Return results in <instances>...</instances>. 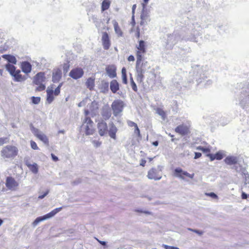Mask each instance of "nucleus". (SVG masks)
<instances>
[{"label": "nucleus", "mask_w": 249, "mask_h": 249, "mask_svg": "<svg viewBox=\"0 0 249 249\" xmlns=\"http://www.w3.org/2000/svg\"><path fill=\"white\" fill-rule=\"evenodd\" d=\"M62 209V207L57 208H56V209L53 210L51 212L49 213H48L46 214V215H45L43 216H39V217H37L35 219V220L33 222V225L34 226H36L40 222L53 216L57 213L60 212Z\"/></svg>", "instance_id": "7"}, {"label": "nucleus", "mask_w": 249, "mask_h": 249, "mask_svg": "<svg viewBox=\"0 0 249 249\" xmlns=\"http://www.w3.org/2000/svg\"><path fill=\"white\" fill-rule=\"evenodd\" d=\"M3 221L1 219H0V226L2 224Z\"/></svg>", "instance_id": "60"}, {"label": "nucleus", "mask_w": 249, "mask_h": 249, "mask_svg": "<svg viewBox=\"0 0 249 249\" xmlns=\"http://www.w3.org/2000/svg\"><path fill=\"white\" fill-rule=\"evenodd\" d=\"M146 161L144 159H142L140 160V165L142 167H144L145 166Z\"/></svg>", "instance_id": "46"}, {"label": "nucleus", "mask_w": 249, "mask_h": 249, "mask_svg": "<svg viewBox=\"0 0 249 249\" xmlns=\"http://www.w3.org/2000/svg\"><path fill=\"white\" fill-rule=\"evenodd\" d=\"M154 158H148L147 159L149 162H151L153 160Z\"/></svg>", "instance_id": "59"}, {"label": "nucleus", "mask_w": 249, "mask_h": 249, "mask_svg": "<svg viewBox=\"0 0 249 249\" xmlns=\"http://www.w3.org/2000/svg\"><path fill=\"white\" fill-rule=\"evenodd\" d=\"M127 60L129 62L134 61L135 60L134 56L132 55H130L128 57Z\"/></svg>", "instance_id": "49"}, {"label": "nucleus", "mask_w": 249, "mask_h": 249, "mask_svg": "<svg viewBox=\"0 0 249 249\" xmlns=\"http://www.w3.org/2000/svg\"><path fill=\"white\" fill-rule=\"evenodd\" d=\"M150 21V18L148 12L147 11L146 8H142L140 16V21L139 24L142 26V30H144V27L147 25L148 23Z\"/></svg>", "instance_id": "9"}, {"label": "nucleus", "mask_w": 249, "mask_h": 249, "mask_svg": "<svg viewBox=\"0 0 249 249\" xmlns=\"http://www.w3.org/2000/svg\"><path fill=\"white\" fill-rule=\"evenodd\" d=\"M92 143L95 147H98L101 145L102 142H101L94 140L92 142Z\"/></svg>", "instance_id": "42"}, {"label": "nucleus", "mask_w": 249, "mask_h": 249, "mask_svg": "<svg viewBox=\"0 0 249 249\" xmlns=\"http://www.w3.org/2000/svg\"><path fill=\"white\" fill-rule=\"evenodd\" d=\"M30 144H31V146L32 149H33L34 150H38V147L37 146V145L35 142H34L32 140L31 141Z\"/></svg>", "instance_id": "38"}, {"label": "nucleus", "mask_w": 249, "mask_h": 249, "mask_svg": "<svg viewBox=\"0 0 249 249\" xmlns=\"http://www.w3.org/2000/svg\"><path fill=\"white\" fill-rule=\"evenodd\" d=\"M241 197L242 199H246L248 198V195L245 193L243 192L242 193Z\"/></svg>", "instance_id": "54"}, {"label": "nucleus", "mask_w": 249, "mask_h": 249, "mask_svg": "<svg viewBox=\"0 0 249 249\" xmlns=\"http://www.w3.org/2000/svg\"><path fill=\"white\" fill-rule=\"evenodd\" d=\"M110 0H104L101 4V11L102 12L108 10L110 6Z\"/></svg>", "instance_id": "28"}, {"label": "nucleus", "mask_w": 249, "mask_h": 249, "mask_svg": "<svg viewBox=\"0 0 249 249\" xmlns=\"http://www.w3.org/2000/svg\"><path fill=\"white\" fill-rule=\"evenodd\" d=\"M149 0H143V2L142 4V8H143V9L146 8L147 4Z\"/></svg>", "instance_id": "47"}, {"label": "nucleus", "mask_w": 249, "mask_h": 249, "mask_svg": "<svg viewBox=\"0 0 249 249\" xmlns=\"http://www.w3.org/2000/svg\"><path fill=\"white\" fill-rule=\"evenodd\" d=\"M113 24L115 33L118 36H122L123 35V32L122 31V29H121L120 27L119 26L118 23L116 20H113Z\"/></svg>", "instance_id": "24"}, {"label": "nucleus", "mask_w": 249, "mask_h": 249, "mask_svg": "<svg viewBox=\"0 0 249 249\" xmlns=\"http://www.w3.org/2000/svg\"><path fill=\"white\" fill-rule=\"evenodd\" d=\"M206 156L210 158L211 161H213L214 160H215L214 155H213V154L209 153V154H207L206 155Z\"/></svg>", "instance_id": "44"}, {"label": "nucleus", "mask_w": 249, "mask_h": 249, "mask_svg": "<svg viewBox=\"0 0 249 249\" xmlns=\"http://www.w3.org/2000/svg\"><path fill=\"white\" fill-rule=\"evenodd\" d=\"M190 126L189 123L188 124H182L177 126L175 128V131L180 135H187L190 133Z\"/></svg>", "instance_id": "12"}, {"label": "nucleus", "mask_w": 249, "mask_h": 249, "mask_svg": "<svg viewBox=\"0 0 249 249\" xmlns=\"http://www.w3.org/2000/svg\"><path fill=\"white\" fill-rule=\"evenodd\" d=\"M84 71L81 68H75L72 69L69 75L74 79H78L80 78L84 75Z\"/></svg>", "instance_id": "15"}, {"label": "nucleus", "mask_w": 249, "mask_h": 249, "mask_svg": "<svg viewBox=\"0 0 249 249\" xmlns=\"http://www.w3.org/2000/svg\"><path fill=\"white\" fill-rule=\"evenodd\" d=\"M127 124H128V126L130 127H136L137 126H138L137 124H136L135 123H134L132 121H128L127 122Z\"/></svg>", "instance_id": "43"}, {"label": "nucleus", "mask_w": 249, "mask_h": 249, "mask_svg": "<svg viewBox=\"0 0 249 249\" xmlns=\"http://www.w3.org/2000/svg\"><path fill=\"white\" fill-rule=\"evenodd\" d=\"M97 127L100 136H104L107 134L108 131L107 124L104 120L99 121L97 124Z\"/></svg>", "instance_id": "14"}, {"label": "nucleus", "mask_w": 249, "mask_h": 249, "mask_svg": "<svg viewBox=\"0 0 249 249\" xmlns=\"http://www.w3.org/2000/svg\"><path fill=\"white\" fill-rule=\"evenodd\" d=\"M102 42L104 49L106 50H108L111 46V42L109 35L106 32L102 33Z\"/></svg>", "instance_id": "17"}, {"label": "nucleus", "mask_w": 249, "mask_h": 249, "mask_svg": "<svg viewBox=\"0 0 249 249\" xmlns=\"http://www.w3.org/2000/svg\"><path fill=\"white\" fill-rule=\"evenodd\" d=\"M122 79H123V82L126 84H127V75H123L122 76Z\"/></svg>", "instance_id": "51"}, {"label": "nucleus", "mask_w": 249, "mask_h": 249, "mask_svg": "<svg viewBox=\"0 0 249 249\" xmlns=\"http://www.w3.org/2000/svg\"><path fill=\"white\" fill-rule=\"evenodd\" d=\"M118 131V129L116 127V126L115 125V124L112 123L110 124V127L109 128V129L108 130V134L109 136L115 140L116 139V133Z\"/></svg>", "instance_id": "21"}, {"label": "nucleus", "mask_w": 249, "mask_h": 249, "mask_svg": "<svg viewBox=\"0 0 249 249\" xmlns=\"http://www.w3.org/2000/svg\"><path fill=\"white\" fill-rule=\"evenodd\" d=\"M110 88L113 93H115L119 89V85L116 80H113L110 82Z\"/></svg>", "instance_id": "25"}, {"label": "nucleus", "mask_w": 249, "mask_h": 249, "mask_svg": "<svg viewBox=\"0 0 249 249\" xmlns=\"http://www.w3.org/2000/svg\"><path fill=\"white\" fill-rule=\"evenodd\" d=\"M214 157L216 160H220L223 159V155L221 152H218L215 154H214Z\"/></svg>", "instance_id": "36"}, {"label": "nucleus", "mask_w": 249, "mask_h": 249, "mask_svg": "<svg viewBox=\"0 0 249 249\" xmlns=\"http://www.w3.org/2000/svg\"><path fill=\"white\" fill-rule=\"evenodd\" d=\"M122 75H126V71L125 68H123L122 69Z\"/></svg>", "instance_id": "55"}, {"label": "nucleus", "mask_w": 249, "mask_h": 249, "mask_svg": "<svg viewBox=\"0 0 249 249\" xmlns=\"http://www.w3.org/2000/svg\"><path fill=\"white\" fill-rule=\"evenodd\" d=\"M188 230L190 231H193L194 232H195V233L199 234V235H201L203 233V231H199V230H195V229H191V228H188Z\"/></svg>", "instance_id": "39"}, {"label": "nucleus", "mask_w": 249, "mask_h": 249, "mask_svg": "<svg viewBox=\"0 0 249 249\" xmlns=\"http://www.w3.org/2000/svg\"><path fill=\"white\" fill-rule=\"evenodd\" d=\"M87 88L89 90H93L95 86V78L89 77L86 82Z\"/></svg>", "instance_id": "26"}, {"label": "nucleus", "mask_w": 249, "mask_h": 249, "mask_svg": "<svg viewBox=\"0 0 249 249\" xmlns=\"http://www.w3.org/2000/svg\"><path fill=\"white\" fill-rule=\"evenodd\" d=\"M2 57L8 60L9 62L12 64H16L17 63V60L15 56L11 55H3Z\"/></svg>", "instance_id": "31"}, {"label": "nucleus", "mask_w": 249, "mask_h": 249, "mask_svg": "<svg viewBox=\"0 0 249 249\" xmlns=\"http://www.w3.org/2000/svg\"><path fill=\"white\" fill-rule=\"evenodd\" d=\"M36 136L40 141L43 142L45 144L49 145V140L47 137L44 134L41 133H37L35 134Z\"/></svg>", "instance_id": "27"}, {"label": "nucleus", "mask_w": 249, "mask_h": 249, "mask_svg": "<svg viewBox=\"0 0 249 249\" xmlns=\"http://www.w3.org/2000/svg\"><path fill=\"white\" fill-rule=\"evenodd\" d=\"M130 83H131V86L132 89L134 91L137 92L138 91L136 83L134 81L132 77H131L130 78Z\"/></svg>", "instance_id": "33"}, {"label": "nucleus", "mask_w": 249, "mask_h": 249, "mask_svg": "<svg viewBox=\"0 0 249 249\" xmlns=\"http://www.w3.org/2000/svg\"><path fill=\"white\" fill-rule=\"evenodd\" d=\"M135 24H136V23H135V16L132 15L131 24L133 26V27H134V26H136Z\"/></svg>", "instance_id": "50"}, {"label": "nucleus", "mask_w": 249, "mask_h": 249, "mask_svg": "<svg viewBox=\"0 0 249 249\" xmlns=\"http://www.w3.org/2000/svg\"><path fill=\"white\" fill-rule=\"evenodd\" d=\"M109 20H110V18H107V23H108V22H109Z\"/></svg>", "instance_id": "61"}, {"label": "nucleus", "mask_w": 249, "mask_h": 249, "mask_svg": "<svg viewBox=\"0 0 249 249\" xmlns=\"http://www.w3.org/2000/svg\"><path fill=\"white\" fill-rule=\"evenodd\" d=\"M51 157L53 161H57L58 160V158L56 156H55L53 154H51Z\"/></svg>", "instance_id": "53"}, {"label": "nucleus", "mask_w": 249, "mask_h": 249, "mask_svg": "<svg viewBox=\"0 0 249 249\" xmlns=\"http://www.w3.org/2000/svg\"><path fill=\"white\" fill-rule=\"evenodd\" d=\"M96 240H97V241H98L100 244H101V245H104V246H105V245H106V242H105V241H100V240H99V239H97V238H96Z\"/></svg>", "instance_id": "56"}, {"label": "nucleus", "mask_w": 249, "mask_h": 249, "mask_svg": "<svg viewBox=\"0 0 249 249\" xmlns=\"http://www.w3.org/2000/svg\"><path fill=\"white\" fill-rule=\"evenodd\" d=\"M134 133L135 134H136L138 137H140V138L141 137L140 130L138 126H137L136 127H135Z\"/></svg>", "instance_id": "40"}, {"label": "nucleus", "mask_w": 249, "mask_h": 249, "mask_svg": "<svg viewBox=\"0 0 249 249\" xmlns=\"http://www.w3.org/2000/svg\"><path fill=\"white\" fill-rule=\"evenodd\" d=\"M62 83L59 84L58 86L53 91V89H47L46 101L48 104H51L54 99V96H58L60 93V89Z\"/></svg>", "instance_id": "6"}, {"label": "nucleus", "mask_w": 249, "mask_h": 249, "mask_svg": "<svg viewBox=\"0 0 249 249\" xmlns=\"http://www.w3.org/2000/svg\"><path fill=\"white\" fill-rule=\"evenodd\" d=\"M156 112L161 116L163 120H165L167 118L166 112L161 108L158 107L156 109Z\"/></svg>", "instance_id": "30"}, {"label": "nucleus", "mask_w": 249, "mask_h": 249, "mask_svg": "<svg viewBox=\"0 0 249 249\" xmlns=\"http://www.w3.org/2000/svg\"><path fill=\"white\" fill-rule=\"evenodd\" d=\"M161 171L159 168L153 167L148 171L147 177L150 179L160 180L162 178Z\"/></svg>", "instance_id": "10"}, {"label": "nucleus", "mask_w": 249, "mask_h": 249, "mask_svg": "<svg viewBox=\"0 0 249 249\" xmlns=\"http://www.w3.org/2000/svg\"><path fill=\"white\" fill-rule=\"evenodd\" d=\"M105 84H106V87L107 88L108 87V83H106Z\"/></svg>", "instance_id": "62"}, {"label": "nucleus", "mask_w": 249, "mask_h": 249, "mask_svg": "<svg viewBox=\"0 0 249 249\" xmlns=\"http://www.w3.org/2000/svg\"><path fill=\"white\" fill-rule=\"evenodd\" d=\"M107 75L111 78H114L117 76V68L114 64L107 65L105 68Z\"/></svg>", "instance_id": "16"}, {"label": "nucleus", "mask_w": 249, "mask_h": 249, "mask_svg": "<svg viewBox=\"0 0 249 249\" xmlns=\"http://www.w3.org/2000/svg\"><path fill=\"white\" fill-rule=\"evenodd\" d=\"M62 68H63L64 72H65V73L67 72L70 68L69 62H67V63L63 64Z\"/></svg>", "instance_id": "35"}, {"label": "nucleus", "mask_w": 249, "mask_h": 249, "mask_svg": "<svg viewBox=\"0 0 249 249\" xmlns=\"http://www.w3.org/2000/svg\"><path fill=\"white\" fill-rule=\"evenodd\" d=\"M141 26L137 25L136 26H134L131 29V32L134 34L135 36L137 38H139L140 37V31Z\"/></svg>", "instance_id": "29"}, {"label": "nucleus", "mask_w": 249, "mask_h": 249, "mask_svg": "<svg viewBox=\"0 0 249 249\" xmlns=\"http://www.w3.org/2000/svg\"><path fill=\"white\" fill-rule=\"evenodd\" d=\"M136 48V78L138 82L141 83L143 81L146 70L150 69L148 61L144 59V55L147 52L146 42L142 40H139Z\"/></svg>", "instance_id": "1"}, {"label": "nucleus", "mask_w": 249, "mask_h": 249, "mask_svg": "<svg viewBox=\"0 0 249 249\" xmlns=\"http://www.w3.org/2000/svg\"><path fill=\"white\" fill-rule=\"evenodd\" d=\"M137 7L136 4H134L132 7V15L135 16V10Z\"/></svg>", "instance_id": "48"}, {"label": "nucleus", "mask_w": 249, "mask_h": 249, "mask_svg": "<svg viewBox=\"0 0 249 249\" xmlns=\"http://www.w3.org/2000/svg\"><path fill=\"white\" fill-rule=\"evenodd\" d=\"M45 80V73L44 72H39L34 76L33 82L38 86L36 89V91H41L45 89L46 86L44 84Z\"/></svg>", "instance_id": "3"}, {"label": "nucleus", "mask_w": 249, "mask_h": 249, "mask_svg": "<svg viewBox=\"0 0 249 249\" xmlns=\"http://www.w3.org/2000/svg\"><path fill=\"white\" fill-rule=\"evenodd\" d=\"M5 68L10 74L14 77L15 81L22 82L26 79L25 76H22L19 70H16V67L13 65L8 63L5 65Z\"/></svg>", "instance_id": "4"}, {"label": "nucleus", "mask_w": 249, "mask_h": 249, "mask_svg": "<svg viewBox=\"0 0 249 249\" xmlns=\"http://www.w3.org/2000/svg\"><path fill=\"white\" fill-rule=\"evenodd\" d=\"M224 161L228 165H235L238 162V159L234 156H228L225 159Z\"/></svg>", "instance_id": "22"}, {"label": "nucleus", "mask_w": 249, "mask_h": 249, "mask_svg": "<svg viewBox=\"0 0 249 249\" xmlns=\"http://www.w3.org/2000/svg\"><path fill=\"white\" fill-rule=\"evenodd\" d=\"M152 144L154 146H157L159 144V142L158 141H155V142H153Z\"/></svg>", "instance_id": "57"}, {"label": "nucleus", "mask_w": 249, "mask_h": 249, "mask_svg": "<svg viewBox=\"0 0 249 249\" xmlns=\"http://www.w3.org/2000/svg\"><path fill=\"white\" fill-rule=\"evenodd\" d=\"M174 175L175 176L182 179H184L185 177L192 179L194 177V174H190L186 171H183L180 168H176L174 171Z\"/></svg>", "instance_id": "13"}, {"label": "nucleus", "mask_w": 249, "mask_h": 249, "mask_svg": "<svg viewBox=\"0 0 249 249\" xmlns=\"http://www.w3.org/2000/svg\"><path fill=\"white\" fill-rule=\"evenodd\" d=\"M62 77V72L61 70L59 68H56L53 70L52 80L55 82H58L60 81Z\"/></svg>", "instance_id": "18"}, {"label": "nucleus", "mask_w": 249, "mask_h": 249, "mask_svg": "<svg viewBox=\"0 0 249 249\" xmlns=\"http://www.w3.org/2000/svg\"><path fill=\"white\" fill-rule=\"evenodd\" d=\"M83 125L84 127L86 135H89L93 134L94 132L93 122L89 117H86L85 118Z\"/></svg>", "instance_id": "8"}, {"label": "nucleus", "mask_w": 249, "mask_h": 249, "mask_svg": "<svg viewBox=\"0 0 249 249\" xmlns=\"http://www.w3.org/2000/svg\"><path fill=\"white\" fill-rule=\"evenodd\" d=\"M201 155H202L201 153H199V152H196L194 158L195 159H198V158L201 157Z\"/></svg>", "instance_id": "52"}, {"label": "nucleus", "mask_w": 249, "mask_h": 249, "mask_svg": "<svg viewBox=\"0 0 249 249\" xmlns=\"http://www.w3.org/2000/svg\"><path fill=\"white\" fill-rule=\"evenodd\" d=\"M9 141V139L7 137L0 138V146H2L5 143H8Z\"/></svg>", "instance_id": "34"}, {"label": "nucleus", "mask_w": 249, "mask_h": 249, "mask_svg": "<svg viewBox=\"0 0 249 249\" xmlns=\"http://www.w3.org/2000/svg\"><path fill=\"white\" fill-rule=\"evenodd\" d=\"M25 164L29 170L34 174H37L38 173V167L36 163H34L33 164H31L29 162H26Z\"/></svg>", "instance_id": "23"}, {"label": "nucleus", "mask_w": 249, "mask_h": 249, "mask_svg": "<svg viewBox=\"0 0 249 249\" xmlns=\"http://www.w3.org/2000/svg\"><path fill=\"white\" fill-rule=\"evenodd\" d=\"M49 192V191L47 190L43 195L39 196L38 198L39 199L43 198L45 196H46L48 194Z\"/></svg>", "instance_id": "45"}, {"label": "nucleus", "mask_w": 249, "mask_h": 249, "mask_svg": "<svg viewBox=\"0 0 249 249\" xmlns=\"http://www.w3.org/2000/svg\"><path fill=\"white\" fill-rule=\"evenodd\" d=\"M32 100L33 103L35 104H38L40 101V97H32Z\"/></svg>", "instance_id": "37"}, {"label": "nucleus", "mask_w": 249, "mask_h": 249, "mask_svg": "<svg viewBox=\"0 0 249 249\" xmlns=\"http://www.w3.org/2000/svg\"><path fill=\"white\" fill-rule=\"evenodd\" d=\"M196 149L200 150L205 153L209 154L211 152V150L209 148H206L201 146H199L196 147Z\"/></svg>", "instance_id": "32"}, {"label": "nucleus", "mask_w": 249, "mask_h": 249, "mask_svg": "<svg viewBox=\"0 0 249 249\" xmlns=\"http://www.w3.org/2000/svg\"><path fill=\"white\" fill-rule=\"evenodd\" d=\"M111 107L113 115L115 116H118L123 111L124 107V102L121 100H116L112 102Z\"/></svg>", "instance_id": "5"}, {"label": "nucleus", "mask_w": 249, "mask_h": 249, "mask_svg": "<svg viewBox=\"0 0 249 249\" xmlns=\"http://www.w3.org/2000/svg\"><path fill=\"white\" fill-rule=\"evenodd\" d=\"M20 68L22 71L26 74L29 73L32 71V65L28 61L22 62Z\"/></svg>", "instance_id": "20"}, {"label": "nucleus", "mask_w": 249, "mask_h": 249, "mask_svg": "<svg viewBox=\"0 0 249 249\" xmlns=\"http://www.w3.org/2000/svg\"><path fill=\"white\" fill-rule=\"evenodd\" d=\"M206 196H211L213 198H217V196L214 193H208L205 194Z\"/></svg>", "instance_id": "41"}, {"label": "nucleus", "mask_w": 249, "mask_h": 249, "mask_svg": "<svg viewBox=\"0 0 249 249\" xmlns=\"http://www.w3.org/2000/svg\"><path fill=\"white\" fill-rule=\"evenodd\" d=\"M18 149L14 145H7L3 147L0 150L1 157L5 160H13L18 155Z\"/></svg>", "instance_id": "2"}, {"label": "nucleus", "mask_w": 249, "mask_h": 249, "mask_svg": "<svg viewBox=\"0 0 249 249\" xmlns=\"http://www.w3.org/2000/svg\"><path fill=\"white\" fill-rule=\"evenodd\" d=\"M18 182L11 176L7 177L5 180V186L11 191H16L18 187Z\"/></svg>", "instance_id": "11"}, {"label": "nucleus", "mask_w": 249, "mask_h": 249, "mask_svg": "<svg viewBox=\"0 0 249 249\" xmlns=\"http://www.w3.org/2000/svg\"><path fill=\"white\" fill-rule=\"evenodd\" d=\"M111 111L108 106L103 107L101 112V115L104 120H108L111 116Z\"/></svg>", "instance_id": "19"}, {"label": "nucleus", "mask_w": 249, "mask_h": 249, "mask_svg": "<svg viewBox=\"0 0 249 249\" xmlns=\"http://www.w3.org/2000/svg\"><path fill=\"white\" fill-rule=\"evenodd\" d=\"M84 113L86 116H88L89 113V111L88 110H85Z\"/></svg>", "instance_id": "58"}]
</instances>
